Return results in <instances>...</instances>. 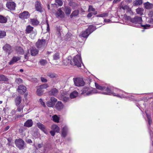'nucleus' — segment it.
Here are the masks:
<instances>
[{"instance_id": "obj_12", "label": "nucleus", "mask_w": 153, "mask_h": 153, "mask_svg": "<svg viewBox=\"0 0 153 153\" xmlns=\"http://www.w3.org/2000/svg\"><path fill=\"white\" fill-rule=\"evenodd\" d=\"M122 3V2H121L120 7V11L123 10V13H124L125 10H126V12H129L130 13H131V8L127 5H123Z\"/></svg>"}, {"instance_id": "obj_58", "label": "nucleus", "mask_w": 153, "mask_h": 153, "mask_svg": "<svg viewBox=\"0 0 153 153\" xmlns=\"http://www.w3.org/2000/svg\"><path fill=\"white\" fill-rule=\"evenodd\" d=\"M92 14L93 13H90L88 14L87 17L88 18H90L92 16Z\"/></svg>"}, {"instance_id": "obj_30", "label": "nucleus", "mask_w": 153, "mask_h": 153, "mask_svg": "<svg viewBox=\"0 0 153 153\" xmlns=\"http://www.w3.org/2000/svg\"><path fill=\"white\" fill-rule=\"evenodd\" d=\"M44 92V91L39 86L36 91L37 94L38 96H41L43 94Z\"/></svg>"}, {"instance_id": "obj_41", "label": "nucleus", "mask_w": 153, "mask_h": 153, "mask_svg": "<svg viewBox=\"0 0 153 153\" xmlns=\"http://www.w3.org/2000/svg\"><path fill=\"white\" fill-rule=\"evenodd\" d=\"M63 62L64 65H68L69 63H70L71 64V63H72L71 62V61L70 60H69V59L67 58L63 60Z\"/></svg>"}, {"instance_id": "obj_55", "label": "nucleus", "mask_w": 153, "mask_h": 153, "mask_svg": "<svg viewBox=\"0 0 153 153\" xmlns=\"http://www.w3.org/2000/svg\"><path fill=\"white\" fill-rule=\"evenodd\" d=\"M26 142L31 144L32 143V141L30 139H27L26 140Z\"/></svg>"}, {"instance_id": "obj_23", "label": "nucleus", "mask_w": 153, "mask_h": 153, "mask_svg": "<svg viewBox=\"0 0 153 153\" xmlns=\"http://www.w3.org/2000/svg\"><path fill=\"white\" fill-rule=\"evenodd\" d=\"M47 76L51 78H56L58 77V75L53 72H49L47 73Z\"/></svg>"}, {"instance_id": "obj_63", "label": "nucleus", "mask_w": 153, "mask_h": 153, "mask_svg": "<svg viewBox=\"0 0 153 153\" xmlns=\"http://www.w3.org/2000/svg\"><path fill=\"white\" fill-rule=\"evenodd\" d=\"M64 101H66L68 100V98L65 97L64 98Z\"/></svg>"}, {"instance_id": "obj_62", "label": "nucleus", "mask_w": 153, "mask_h": 153, "mask_svg": "<svg viewBox=\"0 0 153 153\" xmlns=\"http://www.w3.org/2000/svg\"><path fill=\"white\" fill-rule=\"evenodd\" d=\"M10 128V126H7L5 128V130L7 131Z\"/></svg>"}, {"instance_id": "obj_64", "label": "nucleus", "mask_w": 153, "mask_h": 153, "mask_svg": "<svg viewBox=\"0 0 153 153\" xmlns=\"http://www.w3.org/2000/svg\"><path fill=\"white\" fill-rule=\"evenodd\" d=\"M150 23L153 24V19H152L150 20Z\"/></svg>"}, {"instance_id": "obj_3", "label": "nucleus", "mask_w": 153, "mask_h": 153, "mask_svg": "<svg viewBox=\"0 0 153 153\" xmlns=\"http://www.w3.org/2000/svg\"><path fill=\"white\" fill-rule=\"evenodd\" d=\"M94 30V27L93 26H90L85 31L82 32L80 36L83 37H87Z\"/></svg>"}, {"instance_id": "obj_25", "label": "nucleus", "mask_w": 153, "mask_h": 153, "mask_svg": "<svg viewBox=\"0 0 153 153\" xmlns=\"http://www.w3.org/2000/svg\"><path fill=\"white\" fill-rule=\"evenodd\" d=\"M30 23L33 26L37 25L39 23V22L36 19H30Z\"/></svg>"}, {"instance_id": "obj_49", "label": "nucleus", "mask_w": 153, "mask_h": 153, "mask_svg": "<svg viewBox=\"0 0 153 153\" xmlns=\"http://www.w3.org/2000/svg\"><path fill=\"white\" fill-rule=\"evenodd\" d=\"M6 33L4 31H0V38H2L6 36Z\"/></svg>"}, {"instance_id": "obj_28", "label": "nucleus", "mask_w": 153, "mask_h": 153, "mask_svg": "<svg viewBox=\"0 0 153 153\" xmlns=\"http://www.w3.org/2000/svg\"><path fill=\"white\" fill-rule=\"evenodd\" d=\"M144 7L146 9H151L153 6L152 4L149 2H147L143 4Z\"/></svg>"}, {"instance_id": "obj_6", "label": "nucleus", "mask_w": 153, "mask_h": 153, "mask_svg": "<svg viewBox=\"0 0 153 153\" xmlns=\"http://www.w3.org/2000/svg\"><path fill=\"white\" fill-rule=\"evenodd\" d=\"M73 63H71L72 65H76L78 67L81 66L82 60L80 55H77L74 56L73 59Z\"/></svg>"}, {"instance_id": "obj_42", "label": "nucleus", "mask_w": 153, "mask_h": 153, "mask_svg": "<svg viewBox=\"0 0 153 153\" xmlns=\"http://www.w3.org/2000/svg\"><path fill=\"white\" fill-rule=\"evenodd\" d=\"M47 62L46 60L42 59L40 61L39 64L41 65H45L47 64Z\"/></svg>"}, {"instance_id": "obj_35", "label": "nucleus", "mask_w": 153, "mask_h": 153, "mask_svg": "<svg viewBox=\"0 0 153 153\" xmlns=\"http://www.w3.org/2000/svg\"><path fill=\"white\" fill-rule=\"evenodd\" d=\"M53 59L54 60L59 59L60 57L59 53H56L53 56Z\"/></svg>"}, {"instance_id": "obj_51", "label": "nucleus", "mask_w": 153, "mask_h": 153, "mask_svg": "<svg viewBox=\"0 0 153 153\" xmlns=\"http://www.w3.org/2000/svg\"><path fill=\"white\" fill-rule=\"evenodd\" d=\"M41 81L43 82H46L48 81V80L47 79L43 77H40Z\"/></svg>"}, {"instance_id": "obj_5", "label": "nucleus", "mask_w": 153, "mask_h": 153, "mask_svg": "<svg viewBox=\"0 0 153 153\" xmlns=\"http://www.w3.org/2000/svg\"><path fill=\"white\" fill-rule=\"evenodd\" d=\"M16 146L20 150L23 149L25 147V143L22 139L19 138L16 139L15 141Z\"/></svg>"}, {"instance_id": "obj_33", "label": "nucleus", "mask_w": 153, "mask_h": 153, "mask_svg": "<svg viewBox=\"0 0 153 153\" xmlns=\"http://www.w3.org/2000/svg\"><path fill=\"white\" fill-rule=\"evenodd\" d=\"M7 19L5 17L0 15V22L2 23H4L7 22Z\"/></svg>"}, {"instance_id": "obj_52", "label": "nucleus", "mask_w": 153, "mask_h": 153, "mask_svg": "<svg viewBox=\"0 0 153 153\" xmlns=\"http://www.w3.org/2000/svg\"><path fill=\"white\" fill-rule=\"evenodd\" d=\"M29 55V50H27V51L25 53V58L26 59H28V56Z\"/></svg>"}, {"instance_id": "obj_32", "label": "nucleus", "mask_w": 153, "mask_h": 153, "mask_svg": "<svg viewBox=\"0 0 153 153\" xmlns=\"http://www.w3.org/2000/svg\"><path fill=\"white\" fill-rule=\"evenodd\" d=\"M142 3V0H136L133 2V4L134 6H137L141 5Z\"/></svg>"}, {"instance_id": "obj_45", "label": "nucleus", "mask_w": 153, "mask_h": 153, "mask_svg": "<svg viewBox=\"0 0 153 153\" xmlns=\"http://www.w3.org/2000/svg\"><path fill=\"white\" fill-rule=\"evenodd\" d=\"M39 87L41 88L43 90V89L48 88L49 87V86L47 84L45 83L40 85Z\"/></svg>"}, {"instance_id": "obj_47", "label": "nucleus", "mask_w": 153, "mask_h": 153, "mask_svg": "<svg viewBox=\"0 0 153 153\" xmlns=\"http://www.w3.org/2000/svg\"><path fill=\"white\" fill-rule=\"evenodd\" d=\"M79 14V12L78 10L74 11L71 14V17L75 16H77Z\"/></svg>"}, {"instance_id": "obj_20", "label": "nucleus", "mask_w": 153, "mask_h": 153, "mask_svg": "<svg viewBox=\"0 0 153 153\" xmlns=\"http://www.w3.org/2000/svg\"><path fill=\"white\" fill-rule=\"evenodd\" d=\"M35 8L36 10L39 12H41L42 7L40 2L38 1L36 2L35 4Z\"/></svg>"}, {"instance_id": "obj_7", "label": "nucleus", "mask_w": 153, "mask_h": 153, "mask_svg": "<svg viewBox=\"0 0 153 153\" xmlns=\"http://www.w3.org/2000/svg\"><path fill=\"white\" fill-rule=\"evenodd\" d=\"M75 85L77 86H83L85 82L82 78L76 77L73 79Z\"/></svg>"}, {"instance_id": "obj_14", "label": "nucleus", "mask_w": 153, "mask_h": 153, "mask_svg": "<svg viewBox=\"0 0 153 153\" xmlns=\"http://www.w3.org/2000/svg\"><path fill=\"white\" fill-rule=\"evenodd\" d=\"M6 6L9 9L14 10L15 8L16 4L13 1L7 2L6 4Z\"/></svg>"}, {"instance_id": "obj_8", "label": "nucleus", "mask_w": 153, "mask_h": 153, "mask_svg": "<svg viewBox=\"0 0 153 153\" xmlns=\"http://www.w3.org/2000/svg\"><path fill=\"white\" fill-rule=\"evenodd\" d=\"M46 45V41L45 39H39L36 42V46L40 49L44 48Z\"/></svg>"}, {"instance_id": "obj_31", "label": "nucleus", "mask_w": 153, "mask_h": 153, "mask_svg": "<svg viewBox=\"0 0 153 153\" xmlns=\"http://www.w3.org/2000/svg\"><path fill=\"white\" fill-rule=\"evenodd\" d=\"M52 129L56 132L58 133L59 131V128L58 126L55 124H53L52 125L51 127Z\"/></svg>"}, {"instance_id": "obj_59", "label": "nucleus", "mask_w": 153, "mask_h": 153, "mask_svg": "<svg viewBox=\"0 0 153 153\" xmlns=\"http://www.w3.org/2000/svg\"><path fill=\"white\" fill-rule=\"evenodd\" d=\"M110 21V20L108 19H105L104 22H109Z\"/></svg>"}, {"instance_id": "obj_13", "label": "nucleus", "mask_w": 153, "mask_h": 153, "mask_svg": "<svg viewBox=\"0 0 153 153\" xmlns=\"http://www.w3.org/2000/svg\"><path fill=\"white\" fill-rule=\"evenodd\" d=\"M3 49L8 55L12 52V48L11 46L8 44H6L3 47Z\"/></svg>"}, {"instance_id": "obj_38", "label": "nucleus", "mask_w": 153, "mask_h": 153, "mask_svg": "<svg viewBox=\"0 0 153 153\" xmlns=\"http://www.w3.org/2000/svg\"><path fill=\"white\" fill-rule=\"evenodd\" d=\"M53 120L56 123H58L59 120V118L56 115H54L52 117Z\"/></svg>"}, {"instance_id": "obj_29", "label": "nucleus", "mask_w": 153, "mask_h": 153, "mask_svg": "<svg viewBox=\"0 0 153 153\" xmlns=\"http://www.w3.org/2000/svg\"><path fill=\"white\" fill-rule=\"evenodd\" d=\"M68 131V128L67 126H65L62 128V135L64 137H66Z\"/></svg>"}, {"instance_id": "obj_21", "label": "nucleus", "mask_w": 153, "mask_h": 153, "mask_svg": "<svg viewBox=\"0 0 153 153\" xmlns=\"http://www.w3.org/2000/svg\"><path fill=\"white\" fill-rule=\"evenodd\" d=\"M15 102L16 106L19 105L22 102V98L20 96H17L15 99Z\"/></svg>"}, {"instance_id": "obj_22", "label": "nucleus", "mask_w": 153, "mask_h": 153, "mask_svg": "<svg viewBox=\"0 0 153 153\" xmlns=\"http://www.w3.org/2000/svg\"><path fill=\"white\" fill-rule=\"evenodd\" d=\"M33 124V122L31 119L27 120L24 124V126L27 127L32 126Z\"/></svg>"}, {"instance_id": "obj_4", "label": "nucleus", "mask_w": 153, "mask_h": 153, "mask_svg": "<svg viewBox=\"0 0 153 153\" xmlns=\"http://www.w3.org/2000/svg\"><path fill=\"white\" fill-rule=\"evenodd\" d=\"M33 27L30 25L27 26L26 28V33H31L30 34V36L32 39H33L34 36H36L37 32L36 30H33Z\"/></svg>"}, {"instance_id": "obj_26", "label": "nucleus", "mask_w": 153, "mask_h": 153, "mask_svg": "<svg viewBox=\"0 0 153 153\" xmlns=\"http://www.w3.org/2000/svg\"><path fill=\"white\" fill-rule=\"evenodd\" d=\"M38 53V51L35 47H32L30 50V54L32 56H35Z\"/></svg>"}, {"instance_id": "obj_43", "label": "nucleus", "mask_w": 153, "mask_h": 153, "mask_svg": "<svg viewBox=\"0 0 153 153\" xmlns=\"http://www.w3.org/2000/svg\"><path fill=\"white\" fill-rule=\"evenodd\" d=\"M64 11L66 14H69L71 13V9L69 7H65Z\"/></svg>"}, {"instance_id": "obj_11", "label": "nucleus", "mask_w": 153, "mask_h": 153, "mask_svg": "<svg viewBox=\"0 0 153 153\" xmlns=\"http://www.w3.org/2000/svg\"><path fill=\"white\" fill-rule=\"evenodd\" d=\"M57 101V100L54 97H52L51 98L50 100L47 103V106L50 107H52L54 106L55 103Z\"/></svg>"}, {"instance_id": "obj_15", "label": "nucleus", "mask_w": 153, "mask_h": 153, "mask_svg": "<svg viewBox=\"0 0 153 153\" xmlns=\"http://www.w3.org/2000/svg\"><path fill=\"white\" fill-rule=\"evenodd\" d=\"M26 91V88L23 85H20L18 87V91L20 94H23Z\"/></svg>"}, {"instance_id": "obj_57", "label": "nucleus", "mask_w": 153, "mask_h": 153, "mask_svg": "<svg viewBox=\"0 0 153 153\" xmlns=\"http://www.w3.org/2000/svg\"><path fill=\"white\" fill-rule=\"evenodd\" d=\"M55 131H50V133L52 136H54L55 134Z\"/></svg>"}, {"instance_id": "obj_61", "label": "nucleus", "mask_w": 153, "mask_h": 153, "mask_svg": "<svg viewBox=\"0 0 153 153\" xmlns=\"http://www.w3.org/2000/svg\"><path fill=\"white\" fill-rule=\"evenodd\" d=\"M149 133L150 135L151 136L152 135H153V132L152 131V130H150L149 131Z\"/></svg>"}, {"instance_id": "obj_39", "label": "nucleus", "mask_w": 153, "mask_h": 153, "mask_svg": "<svg viewBox=\"0 0 153 153\" xmlns=\"http://www.w3.org/2000/svg\"><path fill=\"white\" fill-rule=\"evenodd\" d=\"M33 145L37 149H40L43 146V144L42 143H38L36 145H35V144H33Z\"/></svg>"}, {"instance_id": "obj_56", "label": "nucleus", "mask_w": 153, "mask_h": 153, "mask_svg": "<svg viewBox=\"0 0 153 153\" xmlns=\"http://www.w3.org/2000/svg\"><path fill=\"white\" fill-rule=\"evenodd\" d=\"M39 101H40L41 104L42 105L44 106H45V104L44 102L41 99H39Z\"/></svg>"}, {"instance_id": "obj_48", "label": "nucleus", "mask_w": 153, "mask_h": 153, "mask_svg": "<svg viewBox=\"0 0 153 153\" xmlns=\"http://www.w3.org/2000/svg\"><path fill=\"white\" fill-rule=\"evenodd\" d=\"M108 13H105L103 14L98 15H97V16L103 17L107 16H108Z\"/></svg>"}, {"instance_id": "obj_2", "label": "nucleus", "mask_w": 153, "mask_h": 153, "mask_svg": "<svg viewBox=\"0 0 153 153\" xmlns=\"http://www.w3.org/2000/svg\"><path fill=\"white\" fill-rule=\"evenodd\" d=\"M98 92L95 89H92L88 88H84L81 90V94L84 95L89 96Z\"/></svg>"}, {"instance_id": "obj_18", "label": "nucleus", "mask_w": 153, "mask_h": 153, "mask_svg": "<svg viewBox=\"0 0 153 153\" xmlns=\"http://www.w3.org/2000/svg\"><path fill=\"white\" fill-rule=\"evenodd\" d=\"M38 127L45 134H47L48 132L46 130L45 126L42 123H39L37 124Z\"/></svg>"}, {"instance_id": "obj_46", "label": "nucleus", "mask_w": 153, "mask_h": 153, "mask_svg": "<svg viewBox=\"0 0 153 153\" xmlns=\"http://www.w3.org/2000/svg\"><path fill=\"white\" fill-rule=\"evenodd\" d=\"M15 82L18 84H20L22 83V80L19 78H17L15 80Z\"/></svg>"}, {"instance_id": "obj_9", "label": "nucleus", "mask_w": 153, "mask_h": 153, "mask_svg": "<svg viewBox=\"0 0 153 153\" xmlns=\"http://www.w3.org/2000/svg\"><path fill=\"white\" fill-rule=\"evenodd\" d=\"M102 93L103 94L109 95L112 94L114 96H115L119 97H122L119 94H118L117 93L116 94L113 92H112L110 89L108 88H106L105 92H102Z\"/></svg>"}, {"instance_id": "obj_54", "label": "nucleus", "mask_w": 153, "mask_h": 153, "mask_svg": "<svg viewBox=\"0 0 153 153\" xmlns=\"http://www.w3.org/2000/svg\"><path fill=\"white\" fill-rule=\"evenodd\" d=\"M94 9L93 8L92 6H89L88 9V11L89 12L91 11H94Z\"/></svg>"}, {"instance_id": "obj_1", "label": "nucleus", "mask_w": 153, "mask_h": 153, "mask_svg": "<svg viewBox=\"0 0 153 153\" xmlns=\"http://www.w3.org/2000/svg\"><path fill=\"white\" fill-rule=\"evenodd\" d=\"M142 19L141 17L135 16L131 19V21L133 23L139 25H137V26H139L140 25L143 27L144 28L148 29L150 27L149 25H142Z\"/></svg>"}, {"instance_id": "obj_36", "label": "nucleus", "mask_w": 153, "mask_h": 153, "mask_svg": "<svg viewBox=\"0 0 153 153\" xmlns=\"http://www.w3.org/2000/svg\"><path fill=\"white\" fill-rule=\"evenodd\" d=\"M16 50L19 53L23 54L24 52L23 49L20 47H16Z\"/></svg>"}, {"instance_id": "obj_34", "label": "nucleus", "mask_w": 153, "mask_h": 153, "mask_svg": "<svg viewBox=\"0 0 153 153\" xmlns=\"http://www.w3.org/2000/svg\"><path fill=\"white\" fill-rule=\"evenodd\" d=\"M78 94V92L76 91H74L70 94V97L71 98H75L77 96Z\"/></svg>"}, {"instance_id": "obj_37", "label": "nucleus", "mask_w": 153, "mask_h": 153, "mask_svg": "<svg viewBox=\"0 0 153 153\" xmlns=\"http://www.w3.org/2000/svg\"><path fill=\"white\" fill-rule=\"evenodd\" d=\"M95 84L96 88L102 91L105 89V87L101 86L96 82Z\"/></svg>"}, {"instance_id": "obj_24", "label": "nucleus", "mask_w": 153, "mask_h": 153, "mask_svg": "<svg viewBox=\"0 0 153 153\" xmlns=\"http://www.w3.org/2000/svg\"><path fill=\"white\" fill-rule=\"evenodd\" d=\"M136 12L137 14L142 16L143 15L144 10L142 8L138 7L136 9Z\"/></svg>"}, {"instance_id": "obj_16", "label": "nucleus", "mask_w": 153, "mask_h": 153, "mask_svg": "<svg viewBox=\"0 0 153 153\" xmlns=\"http://www.w3.org/2000/svg\"><path fill=\"white\" fill-rule=\"evenodd\" d=\"M56 17L58 18H63L65 16L64 13L62 11L61 8H59L56 13Z\"/></svg>"}, {"instance_id": "obj_50", "label": "nucleus", "mask_w": 153, "mask_h": 153, "mask_svg": "<svg viewBox=\"0 0 153 153\" xmlns=\"http://www.w3.org/2000/svg\"><path fill=\"white\" fill-rule=\"evenodd\" d=\"M56 2L57 3L59 6H61L63 4V2L61 0H56Z\"/></svg>"}, {"instance_id": "obj_40", "label": "nucleus", "mask_w": 153, "mask_h": 153, "mask_svg": "<svg viewBox=\"0 0 153 153\" xmlns=\"http://www.w3.org/2000/svg\"><path fill=\"white\" fill-rule=\"evenodd\" d=\"M8 80V78L5 76L2 75H0V81H7Z\"/></svg>"}, {"instance_id": "obj_10", "label": "nucleus", "mask_w": 153, "mask_h": 153, "mask_svg": "<svg viewBox=\"0 0 153 153\" xmlns=\"http://www.w3.org/2000/svg\"><path fill=\"white\" fill-rule=\"evenodd\" d=\"M30 14L27 11H24L19 14V17L22 19H27L29 18Z\"/></svg>"}, {"instance_id": "obj_53", "label": "nucleus", "mask_w": 153, "mask_h": 153, "mask_svg": "<svg viewBox=\"0 0 153 153\" xmlns=\"http://www.w3.org/2000/svg\"><path fill=\"white\" fill-rule=\"evenodd\" d=\"M147 117L148 121L149 123V125H150L152 123V120L150 117L148 115H147Z\"/></svg>"}, {"instance_id": "obj_27", "label": "nucleus", "mask_w": 153, "mask_h": 153, "mask_svg": "<svg viewBox=\"0 0 153 153\" xmlns=\"http://www.w3.org/2000/svg\"><path fill=\"white\" fill-rule=\"evenodd\" d=\"M56 107L58 110H61L63 108V105L62 102L60 101H58L56 103Z\"/></svg>"}, {"instance_id": "obj_19", "label": "nucleus", "mask_w": 153, "mask_h": 153, "mask_svg": "<svg viewBox=\"0 0 153 153\" xmlns=\"http://www.w3.org/2000/svg\"><path fill=\"white\" fill-rule=\"evenodd\" d=\"M58 93V90L56 88H53L48 92L50 95L55 96Z\"/></svg>"}, {"instance_id": "obj_17", "label": "nucleus", "mask_w": 153, "mask_h": 153, "mask_svg": "<svg viewBox=\"0 0 153 153\" xmlns=\"http://www.w3.org/2000/svg\"><path fill=\"white\" fill-rule=\"evenodd\" d=\"M20 59V57L19 56H13L11 59L10 61L9 62V64L10 65H12L15 63L17 61L19 60Z\"/></svg>"}, {"instance_id": "obj_60", "label": "nucleus", "mask_w": 153, "mask_h": 153, "mask_svg": "<svg viewBox=\"0 0 153 153\" xmlns=\"http://www.w3.org/2000/svg\"><path fill=\"white\" fill-rule=\"evenodd\" d=\"M121 0H114L113 1V3H117V2H119Z\"/></svg>"}, {"instance_id": "obj_44", "label": "nucleus", "mask_w": 153, "mask_h": 153, "mask_svg": "<svg viewBox=\"0 0 153 153\" xmlns=\"http://www.w3.org/2000/svg\"><path fill=\"white\" fill-rule=\"evenodd\" d=\"M17 106V110L18 111L20 112L22 111L24 107V106L23 105L20 104Z\"/></svg>"}]
</instances>
